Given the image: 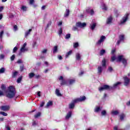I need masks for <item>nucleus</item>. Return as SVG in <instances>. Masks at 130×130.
Wrapping results in <instances>:
<instances>
[{"label":"nucleus","mask_w":130,"mask_h":130,"mask_svg":"<svg viewBox=\"0 0 130 130\" xmlns=\"http://www.w3.org/2000/svg\"><path fill=\"white\" fill-rule=\"evenodd\" d=\"M1 89L3 92L6 93V96L8 98H10L12 99V98H14V96L16 95V90H15V88L13 86H10L9 87L8 91H7V89H6V86L5 85L2 84L1 86Z\"/></svg>","instance_id":"1"},{"label":"nucleus","mask_w":130,"mask_h":130,"mask_svg":"<svg viewBox=\"0 0 130 130\" xmlns=\"http://www.w3.org/2000/svg\"><path fill=\"white\" fill-rule=\"evenodd\" d=\"M120 84H121V83L117 82L113 85V87L107 85H104L103 87L99 88V90L100 92H102V91H104V90H112V89H115V88H116L118 85H120Z\"/></svg>","instance_id":"2"},{"label":"nucleus","mask_w":130,"mask_h":130,"mask_svg":"<svg viewBox=\"0 0 130 130\" xmlns=\"http://www.w3.org/2000/svg\"><path fill=\"white\" fill-rule=\"evenodd\" d=\"M117 61H121L125 67L127 63V60L124 58L123 55H120L117 57Z\"/></svg>","instance_id":"3"},{"label":"nucleus","mask_w":130,"mask_h":130,"mask_svg":"<svg viewBox=\"0 0 130 130\" xmlns=\"http://www.w3.org/2000/svg\"><path fill=\"white\" fill-rule=\"evenodd\" d=\"M128 13H126L124 16L122 17V19L120 20V24L121 25H122L123 24H124L127 20H128Z\"/></svg>","instance_id":"4"},{"label":"nucleus","mask_w":130,"mask_h":130,"mask_svg":"<svg viewBox=\"0 0 130 130\" xmlns=\"http://www.w3.org/2000/svg\"><path fill=\"white\" fill-rule=\"evenodd\" d=\"M11 109V106L9 105H5L0 107V109L2 110V111H9Z\"/></svg>","instance_id":"5"},{"label":"nucleus","mask_w":130,"mask_h":130,"mask_svg":"<svg viewBox=\"0 0 130 130\" xmlns=\"http://www.w3.org/2000/svg\"><path fill=\"white\" fill-rule=\"evenodd\" d=\"M106 39V37L104 36L101 37L100 40L96 43L97 45H101V44Z\"/></svg>","instance_id":"6"},{"label":"nucleus","mask_w":130,"mask_h":130,"mask_svg":"<svg viewBox=\"0 0 130 130\" xmlns=\"http://www.w3.org/2000/svg\"><path fill=\"white\" fill-rule=\"evenodd\" d=\"M124 40V35H120L119 36V40L117 42V45H119L120 44V42L121 41H123Z\"/></svg>","instance_id":"7"},{"label":"nucleus","mask_w":130,"mask_h":130,"mask_svg":"<svg viewBox=\"0 0 130 130\" xmlns=\"http://www.w3.org/2000/svg\"><path fill=\"white\" fill-rule=\"evenodd\" d=\"M26 45H27V43H25L20 49V52H25V51H28V48H26Z\"/></svg>","instance_id":"8"},{"label":"nucleus","mask_w":130,"mask_h":130,"mask_svg":"<svg viewBox=\"0 0 130 130\" xmlns=\"http://www.w3.org/2000/svg\"><path fill=\"white\" fill-rule=\"evenodd\" d=\"M86 23H81L80 22H77L76 24V26H77L79 28H84V27H86Z\"/></svg>","instance_id":"9"},{"label":"nucleus","mask_w":130,"mask_h":130,"mask_svg":"<svg viewBox=\"0 0 130 130\" xmlns=\"http://www.w3.org/2000/svg\"><path fill=\"white\" fill-rule=\"evenodd\" d=\"M85 100H86V96H82L74 100V102H82V101H84Z\"/></svg>","instance_id":"10"},{"label":"nucleus","mask_w":130,"mask_h":130,"mask_svg":"<svg viewBox=\"0 0 130 130\" xmlns=\"http://www.w3.org/2000/svg\"><path fill=\"white\" fill-rule=\"evenodd\" d=\"M112 20H113V18L112 16H109L107 18L106 20V24L108 25H110V24L112 23Z\"/></svg>","instance_id":"11"},{"label":"nucleus","mask_w":130,"mask_h":130,"mask_svg":"<svg viewBox=\"0 0 130 130\" xmlns=\"http://www.w3.org/2000/svg\"><path fill=\"white\" fill-rule=\"evenodd\" d=\"M129 83V79L127 77H124V86H128Z\"/></svg>","instance_id":"12"},{"label":"nucleus","mask_w":130,"mask_h":130,"mask_svg":"<svg viewBox=\"0 0 130 130\" xmlns=\"http://www.w3.org/2000/svg\"><path fill=\"white\" fill-rule=\"evenodd\" d=\"M76 82V80L75 79H69L68 80V85H73L75 84Z\"/></svg>","instance_id":"13"},{"label":"nucleus","mask_w":130,"mask_h":130,"mask_svg":"<svg viewBox=\"0 0 130 130\" xmlns=\"http://www.w3.org/2000/svg\"><path fill=\"white\" fill-rule=\"evenodd\" d=\"M77 103V102H75V100H73V102L69 104V108L70 109H73L74 107H75V104Z\"/></svg>","instance_id":"14"},{"label":"nucleus","mask_w":130,"mask_h":130,"mask_svg":"<svg viewBox=\"0 0 130 130\" xmlns=\"http://www.w3.org/2000/svg\"><path fill=\"white\" fill-rule=\"evenodd\" d=\"M70 15V9H66V11L64 13V17L65 18H67V17H69V16Z\"/></svg>","instance_id":"15"},{"label":"nucleus","mask_w":130,"mask_h":130,"mask_svg":"<svg viewBox=\"0 0 130 130\" xmlns=\"http://www.w3.org/2000/svg\"><path fill=\"white\" fill-rule=\"evenodd\" d=\"M102 110V108L99 106H96L94 108V112H99V111H101Z\"/></svg>","instance_id":"16"},{"label":"nucleus","mask_w":130,"mask_h":130,"mask_svg":"<svg viewBox=\"0 0 130 130\" xmlns=\"http://www.w3.org/2000/svg\"><path fill=\"white\" fill-rule=\"evenodd\" d=\"M102 71H103V68L102 66H99L98 67V73L100 75L102 73Z\"/></svg>","instance_id":"17"},{"label":"nucleus","mask_w":130,"mask_h":130,"mask_svg":"<svg viewBox=\"0 0 130 130\" xmlns=\"http://www.w3.org/2000/svg\"><path fill=\"white\" fill-rule=\"evenodd\" d=\"M86 13H90L91 15H94V11L89 8L86 9Z\"/></svg>","instance_id":"18"},{"label":"nucleus","mask_w":130,"mask_h":130,"mask_svg":"<svg viewBox=\"0 0 130 130\" xmlns=\"http://www.w3.org/2000/svg\"><path fill=\"white\" fill-rule=\"evenodd\" d=\"M102 66L104 69H106V61L105 60V59H104L102 61Z\"/></svg>","instance_id":"19"},{"label":"nucleus","mask_w":130,"mask_h":130,"mask_svg":"<svg viewBox=\"0 0 130 130\" xmlns=\"http://www.w3.org/2000/svg\"><path fill=\"white\" fill-rule=\"evenodd\" d=\"M95 27H96V23H91L90 24V28L91 30H94V29H95Z\"/></svg>","instance_id":"20"},{"label":"nucleus","mask_w":130,"mask_h":130,"mask_svg":"<svg viewBox=\"0 0 130 130\" xmlns=\"http://www.w3.org/2000/svg\"><path fill=\"white\" fill-rule=\"evenodd\" d=\"M58 47L57 46H54V47L53 48V53H57V51H58Z\"/></svg>","instance_id":"21"},{"label":"nucleus","mask_w":130,"mask_h":130,"mask_svg":"<svg viewBox=\"0 0 130 130\" xmlns=\"http://www.w3.org/2000/svg\"><path fill=\"white\" fill-rule=\"evenodd\" d=\"M119 114V112H118V111H116V110H113L111 112V114L112 115H117L118 114Z\"/></svg>","instance_id":"22"},{"label":"nucleus","mask_w":130,"mask_h":130,"mask_svg":"<svg viewBox=\"0 0 130 130\" xmlns=\"http://www.w3.org/2000/svg\"><path fill=\"white\" fill-rule=\"evenodd\" d=\"M72 116V112H69L66 116V119H69Z\"/></svg>","instance_id":"23"},{"label":"nucleus","mask_w":130,"mask_h":130,"mask_svg":"<svg viewBox=\"0 0 130 130\" xmlns=\"http://www.w3.org/2000/svg\"><path fill=\"white\" fill-rule=\"evenodd\" d=\"M31 31H32V29H29L28 31H26L25 34V37L26 38L28 37V36L30 35V33H31Z\"/></svg>","instance_id":"24"},{"label":"nucleus","mask_w":130,"mask_h":130,"mask_svg":"<svg viewBox=\"0 0 130 130\" xmlns=\"http://www.w3.org/2000/svg\"><path fill=\"white\" fill-rule=\"evenodd\" d=\"M102 9L104 11H107L108 8H107V6H106V5L105 4H103L102 5Z\"/></svg>","instance_id":"25"},{"label":"nucleus","mask_w":130,"mask_h":130,"mask_svg":"<svg viewBox=\"0 0 130 130\" xmlns=\"http://www.w3.org/2000/svg\"><path fill=\"white\" fill-rule=\"evenodd\" d=\"M52 102H51V101H49L48 103H47V105H46V108H48V107H49V106H52Z\"/></svg>","instance_id":"26"},{"label":"nucleus","mask_w":130,"mask_h":130,"mask_svg":"<svg viewBox=\"0 0 130 130\" xmlns=\"http://www.w3.org/2000/svg\"><path fill=\"white\" fill-rule=\"evenodd\" d=\"M76 59L77 60H80L81 59V54L79 53H76Z\"/></svg>","instance_id":"27"},{"label":"nucleus","mask_w":130,"mask_h":130,"mask_svg":"<svg viewBox=\"0 0 130 130\" xmlns=\"http://www.w3.org/2000/svg\"><path fill=\"white\" fill-rule=\"evenodd\" d=\"M55 94L57 95V96H61V93H60L58 89H56Z\"/></svg>","instance_id":"28"},{"label":"nucleus","mask_w":130,"mask_h":130,"mask_svg":"<svg viewBox=\"0 0 130 130\" xmlns=\"http://www.w3.org/2000/svg\"><path fill=\"white\" fill-rule=\"evenodd\" d=\"M120 120H123L124 118L125 117V115L124 114H121L119 115Z\"/></svg>","instance_id":"29"},{"label":"nucleus","mask_w":130,"mask_h":130,"mask_svg":"<svg viewBox=\"0 0 130 130\" xmlns=\"http://www.w3.org/2000/svg\"><path fill=\"white\" fill-rule=\"evenodd\" d=\"M40 116H41V113L38 112L35 115V118H38V117H40Z\"/></svg>","instance_id":"30"},{"label":"nucleus","mask_w":130,"mask_h":130,"mask_svg":"<svg viewBox=\"0 0 130 130\" xmlns=\"http://www.w3.org/2000/svg\"><path fill=\"white\" fill-rule=\"evenodd\" d=\"M35 74H34V73H30L28 74V77L29 79H32V78H33V77H35Z\"/></svg>","instance_id":"31"},{"label":"nucleus","mask_w":130,"mask_h":130,"mask_svg":"<svg viewBox=\"0 0 130 130\" xmlns=\"http://www.w3.org/2000/svg\"><path fill=\"white\" fill-rule=\"evenodd\" d=\"M61 85H68V80H67V81H66V80L63 79V80H62V81L61 82Z\"/></svg>","instance_id":"32"},{"label":"nucleus","mask_w":130,"mask_h":130,"mask_svg":"<svg viewBox=\"0 0 130 130\" xmlns=\"http://www.w3.org/2000/svg\"><path fill=\"white\" fill-rule=\"evenodd\" d=\"M3 36H4V30H2L0 32V40H1V41H2V40H3Z\"/></svg>","instance_id":"33"},{"label":"nucleus","mask_w":130,"mask_h":130,"mask_svg":"<svg viewBox=\"0 0 130 130\" xmlns=\"http://www.w3.org/2000/svg\"><path fill=\"white\" fill-rule=\"evenodd\" d=\"M18 72L17 71L13 72L12 74V78H15L16 77H17V76H18Z\"/></svg>","instance_id":"34"},{"label":"nucleus","mask_w":130,"mask_h":130,"mask_svg":"<svg viewBox=\"0 0 130 130\" xmlns=\"http://www.w3.org/2000/svg\"><path fill=\"white\" fill-rule=\"evenodd\" d=\"M72 51H69L66 55V58H68L69 57V55H71L72 54Z\"/></svg>","instance_id":"35"},{"label":"nucleus","mask_w":130,"mask_h":130,"mask_svg":"<svg viewBox=\"0 0 130 130\" xmlns=\"http://www.w3.org/2000/svg\"><path fill=\"white\" fill-rule=\"evenodd\" d=\"M21 10H22V11H27V7L25 6H22L21 8Z\"/></svg>","instance_id":"36"},{"label":"nucleus","mask_w":130,"mask_h":130,"mask_svg":"<svg viewBox=\"0 0 130 130\" xmlns=\"http://www.w3.org/2000/svg\"><path fill=\"white\" fill-rule=\"evenodd\" d=\"M0 114H2L3 116H8V113L5 112H0Z\"/></svg>","instance_id":"37"},{"label":"nucleus","mask_w":130,"mask_h":130,"mask_svg":"<svg viewBox=\"0 0 130 130\" xmlns=\"http://www.w3.org/2000/svg\"><path fill=\"white\" fill-rule=\"evenodd\" d=\"M116 59V61H117V57H115V56H113L111 57V61H114Z\"/></svg>","instance_id":"38"},{"label":"nucleus","mask_w":130,"mask_h":130,"mask_svg":"<svg viewBox=\"0 0 130 130\" xmlns=\"http://www.w3.org/2000/svg\"><path fill=\"white\" fill-rule=\"evenodd\" d=\"M112 71H113V69H112L111 67H109L108 69L107 72H108L109 73H111Z\"/></svg>","instance_id":"39"},{"label":"nucleus","mask_w":130,"mask_h":130,"mask_svg":"<svg viewBox=\"0 0 130 130\" xmlns=\"http://www.w3.org/2000/svg\"><path fill=\"white\" fill-rule=\"evenodd\" d=\"M5 71H6V69H5L4 68H2L0 69V73L4 74V73H5Z\"/></svg>","instance_id":"40"},{"label":"nucleus","mask_w":130,"mask_h":130,"mask_svg":"<svg viewBox=\"0 0 130 130\" xmlns=\"http://www.w3.org/2000/svg\"><path fill=\"white\" fill-rule=\"evenodd\" d=\"M21 81H22V77H20L17 79V83L19 84V83H21Z\"/></svg>","instance_id":"41"},{"label":"nucleus","mask_w":130,"mask_h":130,"mask_svg":"<svg viewBox=\"0 0 130 130\" xmlns=\"http://www.w3.org/2000/svg\"><path fill=\"white\" fill-rule=\"evenodd\" d=\"M105 53V50L102 49L100 51V55H103Z\"/></svg>","instance_id":"42"},{"label":"nucleus","mask_w":130,"mask_h":130,"mask_svg":"<svg viewBox=\"0 0 130 130\" xmlns=\"http://www.w3.org/2000/svg\"><path fill=\"white\" fill-rule=\"evenodd\" d=\"M65 38L66 39H70V38H71V34H68L66 35Z\"/></svg>","instance_id":"43"},{"label":"nucleus","mask_w":130,"mask_h":130,"mask_svg":"<svg viewBox=\"0 0 130 130\" xmlns=\"http://www.w3.org/2000/svg\"><path fill=\"white\" fill-rule=\"evenodd\" d=\"M74 48H77L79 46V43H75L73 45Z\"/></svg>","instance_id":"44"},{"label":"nucleus","mask_w":130,"mask_h":130,"mask_svg":"<svg viewBox=\"0 0 130 130\" xmlns=\"http://www.w3.org/2000/svg\"><path fill=\"white\" fill-rule=\"evenodd\" d=\"M101 114L103 116H105L106 115V110H103L101 112Z\"/></svg>","instance_id":"45"},{"label":"nucleus","mask_w":130,"mask_h":130,"mask_svg":"<svg viewBox=\"0 0 130 130\" xmlns=\"http://www.w3.org/2000/svg\"><path fill=\"white\" fill-rule=\"evenodd\" d=\"M44 104H45V102L43 101L41 103V104L40 105V107H43L44 106Z\"/></svg>","instance_id":"46"},{"label":"nucleus","mask_w":130,"mask_h":130,"mask_svg":"<svg viewBox=\"0 0 130 130\" xmlns=\"http://www.w3.org/2000/svg\"><path fill=\"white\" fill-rule=\"evenodd\" d=\"M72 30L73 31H77V30H78V26H73V28H72Z\"/></svg>","instance_id":"47"},{"label":"nucleus","mask_w":130,"mask_h":130,"mask_svg":"<svg viewBox=\"0 0 130 130\" xmlns=\"http://www.w3.org/2000/svg\"><path fill=\"white\" fill-rule=\"evenodd\" d=\"M15 57H16V56L15 55V54L12 55V56L10 57L11 60H12V61H13V60H14V59H15Z\"/></svg>","instance_id":"48"},{"label":"nucleus","mask_w":130,"mask_h":130,"mask_svg":"<svg viewBox=\"0 0 130 130\" xmlns=\"http://www.w3.org/2000/svg\"><path fill=\"white\" fill-rule=\"evenodd\" d=\"M18 50V48L17 47H15L13 50V53H15Z\"/></svg>","instance_id":"49"},{"label":"nucleus","mask_w":130,"mask_h":130,"mask_svg":"<svg viewBox=\"0 0 130 130\" xmlns=\"http://www.w3.org/2000/svg\"><path fill=\"white\" fill-rule=\"evenodd\" d=\"M35 76L36 79H39V78H40V77H41V76H40V75H38V74H36L35 75Z\"/></svg>","instance_id":"50"},{"label":"nucleus","mask_w":130,"mask_h":130,"mask_svg":"<svg viewBox=\"0 0 130 130\" xmlns=\"http://www.w3.org/2000/svg\"><path fill=\"white\" fill-rule=\"evenodd\" d=\"M4 93H5V91L0 90V96H4V95H5Z\"/></svg>","instance_id":"51"},{"label":"nucleus","mask_w":130,"mask_h":130,"mask_svg":"<svg viewBox=\"0 0 130 130\" xmlns=\"http://www.w3.org/2000/svg\"><path fill=\"white\" fill-rule=\"evenodd\" d=\"M5 58V55L4 54L0 55V59H4Z\"/></svg>","instance_id":"52"},{"label":"nucleus","mask_w":130,"mask_h":130,"mask_svg":"<svg viewBox=\"0 0 130 130\" xmlns=\"http://www.w3.org/2000/svg\"><path fill=\"white\" fill-rule=\"evenodd\" d=\"M59 35H60L62 33V28H60L59 30Z\"/></svg>","instance_id":"53"},{"label":"nucleus","mask_w":130,"mask_h":130,"mask_svg":"<svg viewBox=\"0 0 130 130\" xmlns=\"http://www.w3.org/2000/svg\"><path fill=\"white\" fill-rule=\"evenodd\" d=\"M20 70L21 72H23V71L24 70V66H20Z\"/></svg>","instance_id":"54"},{"label":"nucleus","mask_w":130,"mask_h":130,"mask_svg":"<svg viewBox=\"0 0 130 130\" xmlns=\"http://www.w3.org/2000/svg\"><path fill=\"white\" fill-rule=\"evenodd\" d=\"M14 30L15 31H17V30H18V26L17 25H14Z\"/></svg>","instance_id":"55"},{"label":"nucleus","mask_w":130,"mask_h":130,"mask_svg":"<svg viewBox=\"0 0 130 130\" xmlns=\"http://www.w3.org/2000/svg\"><path fill=\"white\" fill-rule=\"evenodd\" d=\"M37 44V43L36 42H34L32 44L33 47H35Z\"/></svg>","instance_id":"56"},{"label":"nucleus","mask_w":130,"mask_h":130,"mask_svg":"<svg viewBox=\"0 0 130 130\" xmlns=\"http://www.w3.org/2000/svg\"><path fill=\"white\" fill-rule=\"evenodd\" d=\"M30 5H33L34 4V0H29Z\"/></svg>","instance_id":"57"},{"label":"nucleus","mask_w":130,"mask_h":130,"mask_svg":"<svg viewBox=\"0 0 130 130\" xmlns=\"http://www.w3.org/2000/svg\"><path fill=\"white\" fill-rule=\"evenodd\" d=\"M17 62V63H22L23 61H22V60H21V59H19V60H18Z\"/></svg>","instance_id":"58"},{"label":"nucleus","mask_w":130,"mask_h":130,"mask_svg":"<svg viewBox=\"0 0 130 130\" xmlns=\"http://www.w3.org/2000/svg\"><path fill=\"white\" fill-rule=\"evenodd\" d=\"M58 79L59 81H62L63 80V77L62 76H60Z\"/></svg>","instance_id":"59"},{"label":"nucleus","mask_w":130,"mask_h":130,"mask_svg":"<svg viewBox=\"0 0 130 130\" xmlns=\"http://www.w3.org/2000/svg\"><path fill=\"white\" fill-rule=\"evenodd\" d=\"M41 93V92H40V91H38V92L37 95H38V96H39V97H41V94H40Z\"/></svg>","instance_id":"60"},{"label":"nucleus","mask_w":130,"mask_h":130,"mask_svg":"<svg viewBox=\"0 0 130 130\" xmlns=\"http://www.w3.org/2000/svg\"><path fill=\"white\" fill-rule=\"evenodd\" d=\"M6 130H11V128L9 126H6Z\"/></svg>","instance_id":"61"},{"label":"nucleus","mask_w":130,"mask_h":130,"mask_svg":"<svg viewBox=\"0 0 130 130\" xmlns=\"http://www.w3.org/2000/svg\"><path fill=\"white\" fill-rule=\"evenodd\" d=\"M58 59L61 60L62 59V57L60 55L58 56Z\"/></svg>","instance_id":"62"},{"label":"nucleus","mask_w":130,"mask_h":130,"mask_svg":"<svg viewBox=\"0 0 130 130\" xmlns=\"http://www.w3.org/2000/svg\"><path fill=\"white\" fill-rule=\"evenodd\" d=\"M82 75H84V72L81 71L80 73H79V76H82Z\"/></svg>","instance_id":"63"},{"label":"nucleus","mask_w":130,"mask_h":130,"mask_svg":"<svg viewBox=\"0 0 130 130\" xmlns=\"http://www.w3.org/2000/svg\"><path fill=\"white\" fill-rule=\"evenodd\" d=\"M46 8V6H43L42 7V8H41V9H42V10H44Z\"/></svg>","instance_id":"64"}]
</instances>
